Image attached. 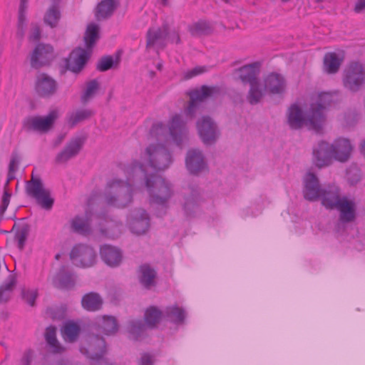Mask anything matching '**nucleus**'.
Listing matches in <instances>:
<instances>
[{"label": "nucleus", "mask_w": 365, "mask_h": 365, "mask_svg": "<svg viewBox=\"0 0 365 365\" xmlns=\"http://www.w3.org/2000/svg\"><path fill=\"white\" fill-rule=\"evenodd\" d=\"M334 101L331 93L321 92L305 110L297 103L291 104L287 112V125L292 130L306 126L309 130L320 133L327 120L326 113Z\"/></svg>", "instance_id": "obj_1"}, {"label": "nucleus", "mask_w": 365, "mask_h": 365, "mask_svg": "<svg viewBox=\"0 0 365 365\" xmlns=\"http://www.w3.org/2000/svg\"><path fill=\"white\" fill-rule=\"evenodd\" d=\"M128 169L133 175L138 173L143 175L150 204L160 207L158 212V216L165 215L168 207V200L173 194L171 184L161 175L155 173L148 174L144 165L138 160H133Z\"/></svg>", "instance_id": "obj_2"}, {"label": "nucleus", "mask_w": 365, "mask_h": 365, "mask_svg": "<svg viewBox=\"0 0 365 365\" xmlns=\"http://www.w3.org/2000/svg\"><path fill=\"white\" fill-rule=\"evenodd\" d=\"M222 93V88L217 85H202L199 88H195L187 92L189 96L187 106L184 113L188 119H195L202 115L205 108V101L207 98L215 99Z\"/></svg>", "instance_id": "obj_3"}, {"label": "nucleus", "mask_w": 365, "mask_h": 365, "mask_svg": "<svg viewBox=\"0 0 365 365\" xmlns=\"http://www.w3.org/2000/svg\"><path fill=\"white\" fill-rule=\"evenodd\" d=\"M108 186L113 189V192L105 194L108 205L124 207L133 201V189L130 185L122 180H113L108 183Z\"/></svg>", "instance_id": "obj_4"}, {"label": "nucleus", "mask_w": 365, "mask_h": 365, "mask_svg": "<svg viewBox=\"0 0 365 365\" xmlns=\"http://www.w3.org/2000/svg\"><path fill=\"white\" fill-rule=\"evenodd\" d=\"M25 190L26 195L35 198L43 209L46 210L52 209L54 199L51 197L50 191L44 188L40 178H36L32 174L31 179L26 182Z\"/></svg>", "instance_id": "obj_5"}, {"label": "nucleus", "mask_w": 365, "mask_h": 365, "mask_svg": "<svg viewBox=\"0 0 365 365\" xmlns=\"http://www.w3.org/2000/svg\"><path fill=\"white\" fill-rule=\"evenodd\" d=\"M69 257L76 267L81 268L93 267L98 261L94 248L83 243L74 245L69 253Z\"/></svg>", "instance_id": "obj_6"}, {"label": "nucleus", "mask_w": 365, "mask_h": 365, "mask_svg": "<svg viewBox=\"0 0 365 365\" xmlns=\"http://www.w3.org/2000/svg\"><path fill=\"white\" fill-rule=\"evenodd\" d=\"M58 117L59 111L58 109L50 110L48 115L45 116H28L23 121V127L27 132L36 131L46 133L53 128Z\"/></svg>", "instance_id": "obj_7"}, {"label": "nucleus", "mask_w": 365, "mask_h": 365, "mask_svg": "<svg viewBox=\"0 0 365 365\" xmlns=\"http://www.w3.org/2000/svg\"><path fill=\"white\" fill-rule=\"evenodd\" d=\"M148 155L149 165L155 171L167 169L173 163L170 150L163 144L150 145L146 148Z\"/></svg>", "instance_id": "obj_8"}, {"label": "nucleus", "mask_w": 365, "mask_h": 365, "mask_svg": "<svg viewBox=\"0 0 365 365\" xmlns=\"http://www.w3.org/2000/svg\"><path fill=\"white\" fill-rule=\"evenodd\" d=\"M365 83V70L359 62H351L344 71V86L353 93L359 91Z\"/></svg>", "instance_id": "obj_9"}, {"label": "nucleus", "mask_w": 365, "mask_h": 365, "mask_svg": "<svg viewBox=\"0 0 365 365\" xmlns=\"http://www.w3.org/2000/svg\"><path fill=\"white\" fill-rule=\"evenodd\" d=\"M197 133L202 142L207 146L215 144L220 137L218 126L209 115H202L196 122Z\"/></svg>", "instance_id": "obj_10"}, {"label": "nucleus", "mask_w": 365, "mask_h": 365, "mask_svg": "<svg viewBox=\"0 0 365 365\" xmlns=\"http://www.w3.org/2000/svg\"><path fill=\"white\" fill-rule=\"evenodd\" d=\"M54 58V50L51 45L38 43L30 55L31 67L39 69L49 66Z\"/></svg>", "instance_id": "obj_11"}, {"label": "nucleus", "mask_w": 365, "mask_h": 365, "mask_svg": "<svg viewBox=\"0 0 365 365\" xmlns=\"http://www.w3.org/2000/svg\"><path fill=\"white\" fill-rule=\"evenodd\" d=\"M92 53V51L87 50V48H83L81 47H77L73 49L70 54V56L73 57L74 66H71L70 58H66L64 59V68L61 70V74L65 73L66 71L68 70L73 73H78L83 69L87 62L88 61Z\"/></svg>", "instance_id": "obj_12"}, {"label": "nucleus", "mask_w": 365, "mask_h": 365, "mask_svg": "<svg viewBox=\"0 0 365 365\" xmlns=\"http://www.w3.org/2000/svg\"><path fill=\"white\" fill-rule=\"evenodd\" d=\"M99 255L102 262L108 267L117 268L123 261V250L110 244L100 245Z\"/></svg>", "instance_id": "obj_13"}, {"label": "nucleus", "mask_w": 365, "mask_h": 365, "mask_svg": "<svg viewBox=\"0 0 365 365\" xmlns=\"http://www.w3.org/2000/svg\"><path fill=\"white\" fill-rule=\"evenodd\" d=\"M86 140L85 135L72 138L64 148L57 154L55 162L57 164L65 163L70 159L77 156L82 150Z\"/></svg>", "instance_id": "obj_14"}, {"label": "nucleus", "mask_w": 365, "mask_h": 365, "mask_svg": "<svg viewBox=\"0 0 365 365\" xmlns=\"http://www.w3.org/2000/svg\"><path fill=\"white\" fill-rule=\"evenodd\" d=\"M58 85L56 80L45 73H41L36 76L35 91L41 98H50L58 91Z\"/></svg>", "instance_id": "obj_15"}, {"label": "nucleus", "mask_w": 365, "mask_h": 365, "mask_svg": "<svg viewBox=\"0 0 365 365\" xmlns=\"http://www.w3.org/2000/svg\"><path fill=\"white\" fill-rule=\"evenodd\" d=\"M335 210L339 211V220L342 224L355 221L357 217V206L354 198L343 195Z\"/></svg>", "instance_id": "obj_16"}, {"label": "nucleus", "mask_w": 365, "mask_h": 365, "mask_svg": "<svg viewBox=\"0 0 365 365\" xmlns=\"http://www.w3.org/2000/svg\"><path fill=\"white\" fill-rule=\"evenodd\" d=\"M322 190L323 187H321L317 175L311 172L307 173L304 178V198L309 202L318 201Z\"/></svg>", "instance_id": "obj_17"}, {"label": "nucleus", "mask_w": 365, "mask_h": 365, "mask_svg": "<svg viewBox=\"0 0 365 365\" xmlns=\"http://www.w3.org/2000/svg\"><path fill=\"white\" fill-rule=\"evenodd\" d=\"M333 159L340 163L347 162L351 156L354 145L350 140L343 137L336 138L331 144Z\"/></svg>", "instance_id": "obj_18"}, {"label": "nucleus", "mask_w": 365, "mask_h": 365, "mask_svg": "<svg viewBox=\"0 0 365 365\" xmlns=\"http://www.w3.org/2000/svg\"><path fill=\"white\" fill-rule=\"evenodd\" d=\"M340 188L334 184L323 187L320 193L321 205L327 210H334L342 198Z\"/></svg>", "instance_id": "obj_19"}, {"label": "nucleus", "mask_w": 365, "mask_h": 365, "mask_svg": "<svg viewBox=\"0 0 365 365\" xmlns=\"http://www.w3.org/2000/svg\"><path fill=\"white\" fill-rule=\"evenodd\" d=\"M185 165L190 173L197 175L207 168V163L202 152L197 148L189 149L185 157Z\"/></svg>", "instance_id": "obj_20"}, {"label": "nucleus", "mask_w": 365, "mask_h": 365, "mask_svg": "<svg viewBox=\"0 0 365 365\" xmlns=\"http://www.w3.org/2000/svg\"><path fill=\"white\" fill-rule=\"evenodd\" d=\"M129 227L132 232L137 235L145 233L150 227V217L147 211L137 208L131 214Z\"/></svg>", "instance_id": "obj_21"}, {"label": "nucleus", "mask_w": 365, "mask_h": 365, "mask_svg": "<svg viewBox=\"0 0 365 365\" xmlns=\"http://www.w3.org/2000/svg\"><path fill=\"white\" fill-rule=\"evenodd\" d=\"M83 349H85L83 353L87 357L93 361H96V363L105 361L103 360V356L106 353L107 349L106 341L103 337L96 336L91 338L88 344V347L81 348L82 352Z\"/></svg>", "instance_id": "obj_22"}, {"label": "nucleus", "mask_w": 365, "mask_h": 365, "mask_svg": "<svg viewBox=\"0 0 365 365\" xmlns=\"http://www.w3.org/2000/svg\"><path fill=\"white\" fill-rule=\"evenodd\" d=\"M264 90L271 95H282L286 90V81L279 73L272 72L264 78Z\"/></svg>", "instance_id": "obj_23"}, {"label": "nucleus", "mask_w": 365, "mask_h": 365, "mask_svg": "<svg viewBox=\"0 0 365 365\" xmlns=\"http://www.w3.org/2000/svg\"><path fill=\"white\" fill-rule=\"evenodd\" d=\"M332 158L331 144L325 140L319 141L317 147L313 149V160L316 166H327L331 164Z\"/></svg>", "instance_id": "obj_24"}, {"label": "nucleus", "mask_w": 365, "mask_h": 365, "mask_svg": "<svg viewBox=\"0 0 365 365\" xmlns=\"http://www.w3.org/2000/svg\"><path fill=\"white\" fill-rule=\"evenodd\" d=\"M139 283L145 289L156 287L157 272L148 263L140 264L137 269Z\"/></svg>", "instance_id": "obj_25"}, {"label": "nucleus", "mask_w": 365, "mask_h": 365, "mask_svg": "<svg viewBox=\"0 0 365 365\" xmlns=\"http://www.w3.org/2000/svg\"><path fill=\"white\" fill-rule=\"evenodd\" d=\"M259 71L260 63L259 62H254L235 69V72L238 73V78L244 84H251L258 81L257 76Z\"/></svg>", "instance_id": "obj_26"}, {"label": "nucleus", "mask_w": 365, "mask_h": 365, "mask_svg": "<svg viewBox=\"0 0 365 365\" xmlns=\"http://www.w3.org/2000/svg\"><path fill=\"white\" fill-rule=\"evenodd\" d=\"M164 320L175 325L180 326L185 323L187 313L178 304L166 307L163 310Z\"/></svg>", "instance_id": "obj_27"}, {"label": "nucleus", "mask_w": 365, "mask_h": 365, "mask_svg": "<svg viewBox=\"0 0 365 365\" xmlns=\"http://www.w3.org/2000/svg\"><path fill=\"white\" fill-rule=\"evenodd\" d=\"M147 325L141 319H130L128 321L126 331L130 340L138 341L146 337Z\"/></svg>", "instance_id": "obj_28"}, {"label": "nucleus", "mask_w": 365, "mask_h": 365, "mask_svg": "<svg viewBox=\"0 0 365 365\" xmlns=\"http://www.w3.org/2000/svg\"><path fill=\"white\" fill-rule=\"evenodd\" d=\"M185 131V123L178 114H175L171 120L169 126L170 135L175 143L180 146L182 143V137Z\"/></svg>", "instance_id": "obj_29"}, {"label": "nucleus", "mask_w": 365, "mask_h": 365, "mask_svg": "<svg viewBox=\"0 0 365 365\" xmlns=\"http://www.w3.org/2000/svg\"><path fill=\"white\" fill-rule=\"evenodd\" d=\"M101 38V27L96 23L87 25L84 33L83 41L87 50L93 51V47Z\"/></svg>", "instance_id": "obj_30"}, {"label": "nucleus", "mask_w": 365, "mask_h": 365, "mask_svg": "<svg viewBox=\"0 0 365 365\" xmlns=\"http://www.w3.org/2000/svg\"><path fill=\"white\" fill-rule=\"evenodd\" d=\"M103 301L97 292H91L84 294L81 299L82 307L88 312H96L103 307Z\"/></svg>", "instance_id": "obj_31"}, {"label": "nucleus", "mask_w": 365, "mask_h": 365, "mask_svg": "<svg viewBox=\"0 0 365 365\" xmlns=\"http://www.w3.org/2000/svg\"><path fill=\"white\" fill-rule=\"evenodd\" d=\"M97 323L99 329L107 336H113L119 330L117 319L111 315H103Z\"/></svg>", "instance_id": "obj_32"}, {"label": "nucleus", "mask_w": 365, "mask_h": 365, "mask_svg": "<svg viewBox=\"0 0 365 365\" xmlns=\"http://www.w3.org/2000/svg\"><path fill=\"white\" fill-rule=\"evenodd\" d=\"M143 319L148 328L153 329L162 319H164L163 311L158 307L150 306L145 309Z\"/></svg>", "instance_id": "obj_33"}, {"label": "nucleus", "mask_w": 365, "mask_h": 365, "mask_svg": "<svg viewBox=\"0 0 365 365\" xmlns=\"http://www.w3.org/2000/svg\"><path fill=\"white\" fill-rule=\"evenodd\" d=\"M200 201V192L195 189H192L190 193L185 197L183 210L187 217H194L197 209L199 207Z\"/></svg>", "instance_id": "obj_34"}, {"label": "nucleus", "mask_w": 365, "mask_h": 365, "mask_svg": "<svg viewBox=\"0 0 365 365\" xmlns=\"http://www.w3.org/2000/svg\"><path fill=\"white\" fill-rule=\"evenodd\" d=\"M120 51H117L115 56L106 55L97 62L96 68L100 72H106L110 69L118 68L120 62Z\"/></svg>", "instance_id": "obj_35"}, {"label": "nucleus", "mask_w": 365, "mask_h": 365, "mask_svg": "<svg viewBox=\"0 0 365 365\" xmlns=\"http://www.w3.org/2000/svg\"><path fill=\"white\" fill-rule=\"evenodd\" d=\"M53 285L58 289H69L74 287L75 281L72 274L65 270L62 266L53 279Z\"/></svg>", "instance_id": "obj_36"}, {"label": "nucleus", "mask_w": 365, "mask_h": 365, "mask_svg": "<svg viewBox=\"0 0 365 365\" xmlns=\"http://www.w3.org/2000/svg\"><path fill=\"white\" fill-rule=\"evenodd\" d=\"M71 228L74 233L83 236L92 234V229L88 218H83L79 215L75 216L71 221Z\"/></svg>", "instance_id": "obj_37"}, {"label": "nucleus", "mask_w": 365, "mask_h": 365, "mask_svg": "<svg viewBox=\"0 0 365 365\" xmlns=\"http://www.w3.org/2000/svg\"><path fill=\"white\" fill-rule=\"evenodd\" d=\"M168 35V28L167 26H164L163 29L160 28L149 29L146 34V48H150L160 41L165 40Z\"/></svg>", "instance_id": "obj_38"}, {"label": "nucleus", "mask_w": 365, "mask_h": 365, "mask_svg": "<svg viewBox=\"0 0 365 365\" xmlns=\"http://www.w3.org/2000/svg\"><path fill=\"white\" fill-rule=\"evenodd\" d=\"M342 62L334 52L327 53L324 56V70L329 74L336 73Z\"/></svg>", "instance_id": "obj_39"}, {"label": "nucleus", "mask_w": 365, "mask_h": 365, "mask_svg": "<svg viewBox=\"0 0 365 365\" xmlns=\"http://www.w3.org/2000/svg\"><path fill=\"white\" fill-rule=\"evenodd\" d=\"M188 30L192 36H202L212 34L214 29L209 21L200 19L190 25Z\"/></svg>", "instance_id": "obj_40"}, {"label": "nucleus", "mask_w": 365, "mask_h": 365, "mask_svg": "<svg viewBox=\"0 0 365 365\" xmlns=\"http://www.w3.org/2000/svg\"><path fill=\"white\" fill-rule=\"evenodd\" d=\"M61 18V13L57 4L51 5L46 11L43 22L51 29L57 27Z\"/></svg>", "instance_id": "obj_41"}, {"label": "nucleus", "mask_w": 365, "mask_h": 365, "mask_svg": "<svg viewBox=\"0 0 365 365\" xmlns=\"http://www.w3.org/2000/svg\"><path fill=\"white\" fill-rule=\"evenodd\" d=\"M45 340L47 344L52 349L53 353H61L63 348L60 345L56 338V327L50 325L46 329L44 334Z\"/></svg>", "instance_id": "obj_42"}, {"label": "nucleus", "mask_w": 365, "mask_h": 365, "mask_svg": "<svg viewBox=\"0 0 365 365\" xmlns=\"http://www.w3.org/2000/svg\"><path fill=\"white\" fill-rule=\"evenodd\" d=\"M265 91L262 88L259 81L250 84V89L247 95V100L251 105H257L264 96Z\"/></svg>", "instance_id": "obj_43"}, {"label": "nucleus", "mask_w": 365, "mask_h": 365, "mask_svg": "<svg viewBox=\"0 0 365 365\" xmlns=\"http://www.w3.org/2000/svg\"><path fill=\"white\" fill-rule=\"evenodd\" d=\"M115 7V0H102L96 7V16L98 18L107 19L112 16Z\"/></svg>", "instance_id": "obj_44"}, {"label": "nucleus", "mask_w": 365, "mask_h": 365, "mask_svg": "<svg viewBox=\"0 0 365 365\" xmlns=\"http://www.w3.org/2000/svg\"><path fill=\"white\" fill-rule=\"evenodd\" d=\"M31 226L28 223H24L16 230L14 235V240L17 242V247L20 251L24 250L27 241Z\"/></svg>", "instance_id": "obj_45"}, {"label": "nucleus", "mask_w": 365, "mask_h": 365, "mask_svg": "<svg viewBox=\"0 0 365 365\" xmlns=\"http://www.w3.org/2000/svg\"><path fill=\"white\" fill-rule=\"evenodd\" d=\"M80 331V326L72 320L67 321L63 328L64 335L70 341H74L77 339Z\"/></svg>", "instance_id": "obj_46"}, {"label": "nucleus", "mask_w": 365, "mask_h": 365, "mask_svg": "<svg viewBox=\"0 0 365 365\" xmlns=\"http://www.w3.org/2000/svg\"><path fill=\"white\" fill-rule=\"evenodd\" d=\"M93 115V112L88 109L78 110L73 113L68 118V123L71 128L76 126L78 123L88 119Z\"/></svg>", "instance_id": "obj_47"}, {"label": "nucleus", "mask_w": 365, "mask_h": 365, "mask_svg": "<svg viewBox=\"0 0 365 365\" xmlns=\"http://www.w3.org/2000/svg\"><path fill=\"white\" fill-rule=\"evenodd\" d=\"M66 310V305L61 304V306L47 307L46 309V314L53 321H61L65 318Z\"/></svg>", "instance_id": "obj_48"}, {"label": "nucleus", "mask_w": 365, "mask_h": 365, "mask_svg": "<svg viewBox=\"0 0 365 365\" xmlns=\"http://www.w3.org/2000/svg\"><path fill=\"white\" fill-rule=\"evenodd\" d=\"M100 85L96 79H93L88 82L86 88L82 95V100L86 101L88 98L92 97L99 89Z\"/></svg>", "instance_id": "obj_49"}, {"label": "nucleus", "mask_w": 365, "mask_h": 365, "mask_svg": "<svg viewBox=\"0 0 365 365\" xmlns=\"http://www.w3.org/2000/svg\"><path fill=\"white\" fill-rule=\"evenodd\" d=\"M37 297H38L37 291H31L29 289H26L25 288L21 289V297L29 306H31V307L36 306V300Z\"/></svg>", "instance_id": "obj_50"}, {"label": "nucleus", "mask_w": 365, "mask_h": 365, "mask_svg": "<svg viewBox=\"0 0 365 365\" xmlns=\"http://www.w3.org/2000/svg\"><path fill=\"white\" fill-rule=\"evenodd\" d=\"M35 351L32 349H26L19 360V365H33Z\"/></svg>", "instance_id": "obj_51"}, {"label": "nucleus", "mask_w": 365, "mask_h": 365, "mask_svg": "<svg viewBox=\"0 0 365 365\" xmlns=\"http://www.w3.org/2000/svg\"><path fill=\"white\" fill-rule=\"evenodd\" d=\"M11 197V193L9 192L8 188H4L1 199V205L0 206V220L4 218V215L9 205Z\"/></svg>", "instance_id": "obj_52"}, {"label": "nucleus", "mask_w": 365, "mask_h": 365, "mask_svg": "<svg viewBox=\"0 0 365 365\" xmlns=\"http://www.w3.org/2000/svg\"><path fill=\"white\" fill-rule=\"evenodd\" d=\"M166 132V126L161 122L154 123L150 130V135L153 138H158V137L161 135H164Z\"/></svg>", "instance_id": "obj_53"}, {"label": "nucleus", "mask_w": 365, "mask_h": 365, "mask_svg": "<svg viewBox=\"0 0 365 365\" xmlns=\"http://www.w3.org/2000/svg\"><path fill=\"white\" fill-rule=\"evenodd\" d=\"M16 283L17 280L16 276L14 274H9L4 282L0 285V287H2L3 289L12 293Z\"/></svg>", "instance_id": "obj_54"}, {"label": "nucleus", "mask_w": 365, "mask_h": 365, "mask_svg": "<svg viewBox=\"0 0 365 365\" xmlns=\"http://www.w3.org/2000/svg\"><path fill=\"white\" fill-rule=\"evenodd\" d=\"M348 181L351 185H356L361 179L359 170L356 168H350L346 170Z\"/></svg>", "instance_id": "obj_55"}, {"label": "nucleus", "mask_w": 365, "mask_h": 365, "mask_svg": "<svg viewBox=\"0 0 365 365\" xmlns=\"http://www.w3.org/2000/svg\"><path fill=\"white\" fill-rule=\"evenodd\" d=\"M207 71L206 66H196L190 71L185 73L184 78L185 80L190 79L197 75L202 74Z\"/></svg>", "instance_id": "obj_56"}, {"label": "nucleus", "mask_w": 365, "mask_h": 365, "mask_svg": "<svg viewBox=\"0 0 365 365\" xmlns=\"http://www.w3.org/2000/svg\"><path fill=\"white\" fill-rule=\"evenodd\" d=\"M19 163V158L18 154L15 152L12 153L11 160L9 165V169L10 171H16L18 169V165Z\"/></svg>", "instance_id": "obj_57"}, {"label": "nucleus", "mask_w": 365, "mask_h": 365, "mask_svg": "<svg viewBox=\"0 0 365 365\" xmlns=\"http://www.w3.org/2000/svg\"><path fill=\"white\" fill-rule=\"evenodd\" d=\"M139 365H153V356L148 353H143L138 361Z\"/></svg>", "instance_id": "obj_58"}, {"label": "nucleus", "mask_w": 365, "mask_h": 365, "mask_svg": "<svg viewBox=\"0 0 365 365\" xmlns=\"http://www.w3.org/2000/svg\"><path fill=\"white\" fill-rule=\"evenodd\" d=\"M11 292L3 289L0 287V304L7 303L11 299Z\"/></svg>", "instance_id": "obj_59"}, {"label": "nucleus", "mask_w": 365, "mask_h": 365, "mask_svg": "<svg viewBox=\"0 0 365 365\" xmlns=\"http://www.w3.org/2000/svg\"><path fill=\"white\" fill-rule=\"evenodd\" d=\"M41 29L38 26H36L32 31V34L29 36V39L34 41H38L41 38Z\"/></svg>", "instance_id": "obj_60"}, {"label": "nucleus", "mask_w": 365, "mask_h": 365, "mask_svg": "<svg viewBox=\"0 0 365 365\" xmlns=\"http://www.w3.org/2000/svg\"><path fill=\"white\" fill-rule=\"evenodd\" d=\"M26 11L19 10L17 25L26 26Z\"/></svg>", "instance_id": "obj_61"}, {"label": "nucleus", "mask_w": 365, "mask_h": 365, "mask_svg": "<svg viewBox=\"0 0 365 365\" xmlns=\"http://www.w3.org/2000/svg\"><path fill=\"white\" fill-rule=\"evenodd\" d=\"M365 9V0H357L354 7L356 13H360Z\"/></svg>", "instance_id": "obj_62"}, {"label": "nucleus", "mask_w": 365, "mask_h": 365, "mask_svg": "<svg viewBox=\"0 0 365 365\" xmlns=\"http://www.w3.org/2000/svg\"><path fill=\"white\" fill-rule=\"evenodd\" d=\"M170 40L172 43H175L176 44H178L180 43V37L179 34L174 31L170 36Z\"/></svg>", "instance_id": "obj_63"}, {"label": "nucleus", "mask_w": 365, "mask_h": 365, "mask_svg": "<svg viewBox=\"0 0 365 365\" xmlns=\"http://www.w3.org/2000/svg\"><path fill=\"white\" fill-rule=\"evenodd\" d=\"M25 26H21V25H17V32L16 36L19 38H22L24 36V31H25Z\"/></svg>", "instance_id": "obj_64"}]
</instances>
